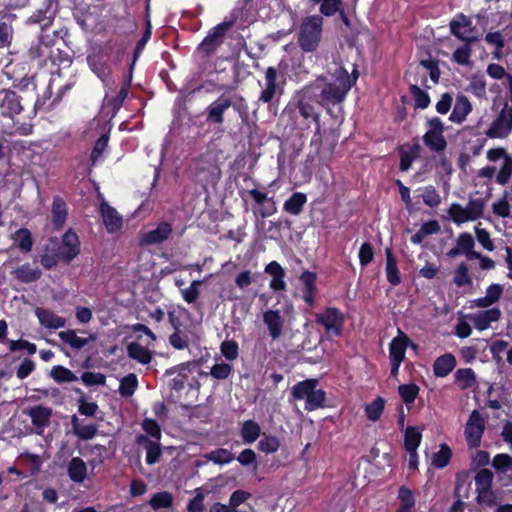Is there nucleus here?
<instances>
[{
  "instance_id": "48",
  "label": "nucleus",
  "mask_w": 512,
  "mask_h": 512,
  "mask_svg": "<svg viewBox=\"0 0 512 512\" xmlns=\"http://www.w3.org/2000/svg\"><path fill=\"white\" fill-rule=\"evenodd\" d=\"M195 496L188 502V512H203L204 511V500L208 494L202 487L194 490Z\"/></svg>"
},
{
  "instance_id": "29",
  "label": "nucleus",
  "mask_w": 512,
  "mask_h": 512,
  "mask_svg": "<svg viewBox=\"0 0 512 512\" xmlns=\"http://www.w3.org/2000/svg\"><path fill=\"white\" fill-rule=\"evenodd\" d=\"M27 415L31 418L32 424L37 428H44L48 426L52 415V410L49 407L42 405L30 408Z\"/></svg>"
},
{
  "instance_id": "44",
  "label": "nucleus",
  "mask_w": 512,
  "mask_h": 512,
  "mask_svg": "<svg viewBox=\"0 0 512 512\" xmlns=\"http://www.w3.org/2000/svg\"><path fill=\"white\" fill-rule=\"evenodd\" d=\"M50 377L57 383H69L77 380V376L64 366H54L50 371Z\"/></svg>"
},
{
  "instance_id": "58",
  "label": "nucleus",
  "mask_w": 512,
  "mask_h": 512,
  "mask_svg": "<svg viewBox=\"0 0 512 512\" xmlns=\"http://www.w3.org/2000/svg\"><path fill=\"white\" fill-rule=\"evenodd\" d=\"M410 90L415 99L416 106L418 108L424 109V108L428 107V105L430 103V98H429V95L425 91L420 89L416 84H411Z\"/></svg>"
},
{
  "instance_id": "63",
  "label": "nucleus",
  "mask_w": 512,
  "mask_h": 512,
  "mask_svg": "<svg viewBox=\"0 0 512 512\" xmlns=\"http://www.w3.org/2000/svg\"><path fill=\"white\" fill-rule=\"evenodd\" d=\"M456 244L458 245L459 250H461L462 254L464 255L471 249H473L475 246V242L472 235L466 232L461 233L458 236Z\"/></svg>"
},
{
  "instance_id": "21",
  "label": "nucleus",
  "mask_w": 512,
  "mask_h": 512,
  "mask_svg": "<svg viewBox=\"0 0 512 512\" xmlns=\"http://www.w3.org/2000/svg\"><path fill=\"white\" fill-rule=\"evenodd\" d=\"M504 288L500 284H491L486 289V295L471 301V307L489 308L499 301L503 294Z\"/></svg>"
},
{
  "instance_id": "42",
  "label": "nucleus",
  "mask_w": 512,
  "mask_h": 512,
  "mask_svg": "<svg viewBox=\"0 0 512 512\" xmlns=\"http://www.w3.org/2000/svg\"><path fill=\"white\" fill-rule=\"evenodd\" d=\"M398 393L402 401L409 408L419 394V387L414 383L402 384L398 387Z\"/></svg>"
},
{
  "instance_id": "6",
  "label": "nucleus",
  "mask_w": 512,
  "mask_h": 512,
  "mask_svg": "<svg viewBox=\"0 0 512 512\" xmlns=\"http://www.w3.org/2000/svg\"><path fill=\"white\" fill-rule=\"evenodd\" d=\"M512 132V106L507 103L492 121L486 131V136L490 139H504Z\"/></svg>"
},
{
  "instance_id": "56",
  "label": "nucleus",
  "mask_w": 512,
  "mask_h": 512,
  "mask_svg": "<svg viewBox=\"0 0 512 512\" xmlns=\"http://www.w3.org/2000/svg\"><path fill=\"white\" fill-rule=\"evenodd\" d=\"M14 240L21 250L28 252L32 248L31 233L27 229H20L15 233Z\"/></svg>"
},
{
  "instance_id": "43",
  "label": "nucleus",
  "mask_w": 512,
  "mask_h": 512,
  "mask_svg": "<svg viewBox=\"0 0 512 512\" xmlns=\"http://www.w3.org/2000/svg\"><path fill=\"white\" fill-rule=\"evenodd\" d=\"M455 381L462 390L471 388L475 383V373L470 368L459 369L455 373Z\"/></svg>"
},
{
  "instance_id": "32",
  "label": "nucleus",
  "mask_w": 512,
  "mask_h": 512,
  "mask_svg": "<svg viewBox=\"0 0 512 512\" xmlns=\"http://www.w3.org/2000/svg\"><path fill=\"white\" fill-rule=\"evenodd\" d=\"M493 481V474L488 469L480 470L475 476L476 490L478 491V500L482 501L485 494L490 490Z\"/></svg>"
},
{
  "instance_id": "13",
  "label": "nucleus",
  "mask_w": 512,
  "mask_h": 512,
  "mask_svg": "<svg viewBox=\"0 0 512 512\" xmlns=\"http://www.w3.org/2000/svg\"><path fill=\"white\" fill-rule=\"evenodd\" d=\"M232 106V100L224 95L213 101L207 108V122L213 124H222L224 122V113Z\"/></svg>"
},
{
  "instance_id": "28",
  "label": "nucleus",
  "mask_w": 512,
  "mask_h": 512,
  "mask_svg": "<svg viewBox=\"0 0 512 512\" xmlns=\"http://www.w3.org/2000/svg\"><path fill=\"white\" fill-rule=\"evenodd\" d=\"M59 338L70 347L80 350L85 347L90 341L96 340L95 334H90L88 338H83L77 335L75 330L61 331L58 334Z\"/></svg>"
},
{
  "instance_id": "2",
  "label": "nucleus",
  "mask_w": 512,
  "mask_h": 512,
  "mask_svg": "<svg viewBox=\"0 0 512 512\" xmlns=\"http://www.w3.org/2000/svg\"><path fill=\"white\" fill-rule=\"evenodd\" d=\"M323 30V18L320 15L306 16L298 30V45L305 52H314L319 47Z\"/></svg>"
},
{
  "instance_id": "35",
  "label": "nucleus",
  "mask_w": 512,
  "mask_h": 512,
  "mask_svg": "<svg viewBox=\"0 0 512 512\" xmlns=\"http://www.w3.org/2000/svg\"><path fill=\"white\" fill-rule=\"evenodd\" d=\"M306 201L307 197L305 194L296 192L285 201L283 209L291 215H298L302 212Z\"/></svg>"
},
{
  "instance_id": "26",
  "label": "nucleus",
  "mask_w": 512,
  "mask_h": 512,
  "mask_svg": "<svg viewBox=\"0 0 512 512\" xmlns=\"http://www.w3.org/2000/svg\"><path fill=\"white\" fill-rule=\"evenodd\" d=\"M277 71L273 67L267 68L265 72V85L259 97L260 101L264 103H269L272 101L277 92Z\"/></svg>"
},
{
  "instance_id": "34",
  "label": "nucleus",
  "mask_w": 512,
  "mask_h": 512,
  "mask_svg": "<svg viewBox=\"0 0 512 512\" xmlns=\"http://www.w3.org/2000/svg\"><path fill=\"white\" fill-rule=\"evenodd\" d=\"M127 352L130 358L138 361L141 364H148L152 359L151 352L146 347L137 342H131L127 346Z\"/></svg>"
},
{
  "instance_id": "24",
  "label": "nucleus",
  "mask_w": 512,
  "mask_h": 512,
  "mask_svg": "<svg viewBox=\"0 0 512 512\" xmlns=\"http://www.w3.org/2000/svg\"><path fill=\"white\" fill-rule=\"evenodd\" d=\"M472 111V104L465 95H458L449 120L453 123H462Z\"/></svg>"
},
{
  "instance_id": "36",
  "label": "nucleus",
  "mask_w": 512,
  "mask_h": 512,
  "mask_svg": "<svg viewBox=\"0 0 512 512\" xmlns=\"http://www.w3.org/2000/svg\"><path fill=\"white\" fill-rule=\"evenodd\" d=\"M466 91L472 93L479 99H487L486 80L483 75H472Z\"/></svg>"
},
{
  "instance_id": "11",
  "label": "nucleus",
  "mask_w": 512,
  "mask_h": 512,
  "mask_svg": "<svg viewBox=\"0 0 512 512\" xmlns=\"http://www.w3.org/2000/svg\"><path fill=\"white\" fill-rule=\"evenodd\" d=\"M194 173L197 180L203 183H213L220 175L216 164L206 157H201L195 162Z\"/></svg>"
},
{
  "instance_id": "49",
  "label": "nucleus",
  "mask_w": 512,
  "mask_h": 512,
  "mask_svg": "<svg viewBox=\"0 0 512 512\" xmlns=\"http://www.w3.org/2000/svg\"><path fill=\"white\" fill-rule=\"evenodd\" d=\"M451 455V449L446 444H441L439 451L432 458V464L437 468H444L448 465Z\"/></svg>"
},
{
  "instance_id": "23",
  "label": "nucleus",
  "mask_w": 512,
  "mask_h": 512,
  "mask_svg": "<svg viewBox=\"0 0 512 512\" xmlns=\"http://www.w3.org/2000/svg\"><path fill=\"white\" fill-rule=\"evenodd\" d=\"M35 315L38 318L40 324L47 329L56 330L64 327L66 323L65 318L58 316L53 311L48 309L36 308Z\"/></svg>"
},
{
  "instance_id": "45",
  "label": "nucleus",
  "mask_w": 512,
  "mask_h": 512,
  "mask_svg": "<svg viewBox=\"0 0 512 512\" xmlns=\"http://www.w3.org/2000/svg\"><path fill=\"white\" fill-rule=\"evenodd\" d=\"M138 386V380L135 374L130 373L120 381L119 393L123 397H130L134 394Z\"/></svg>"
},
{
  "instance_id": "3",
  "label": "nucleus",
  "mask_w": 512,
  "mask_h": 512,
  "mask_svg": "<svg viewBox=\"0 0 512 512\" xmlns=\"http://www.w3.org/2000/svg\"><path fill=\"white\" fill-rule=\"evenodd\" d=\"M318 381L307 379L292 387V396L295 400H305V409L313 411L323 406L325 392L317 388Z\"/></svg>"
},
{
  "instance_id": "46",
  "label": "nucleus",
  "mask_w": 512,
  "mask_h": 512,
  "mask_svg": "<svg viewBox=\"0 0 512 512\" xmlns=\"http://www.w3.org/2000/svg\"><path fill=\"white\" fill-rule=\"evenodd\" d=\"M204 457L215 464H227L234 460L233 453L225 448L213 450Z\"/></svg>"
},
{
  "instance_id": "25",
  "label": "nucleus",
  "mask_w": 512,
  "mask_h": 512,
  "mask_svg": "<svg viewBox=\"0 0 512 512\" xmlns=\"http://www.w3.org/2000/svg\"><path fill=\"white\" fill-rule=\"evenodd\" d=\"M67 472L71 481L81 484L87 478L88 469L82 458L73 457L68 463Z\"/></svg>"
},
{
  "instance_id": "52",
  "label": "nucleus",
  "mask_w": 512,
  "mask_h": 512,
  "mask_svg": "<svg viewBox=\"0 0 512 512\" xmlns=\"http://www.w3.org/2000/svg\"><path fill=\"white\" fill-rule=\"evenodd\" d=\"M492 211L495 215L501 218L509 217L510 204L508 201V194L505 193L501 198L494 201L492 204Z\"/></svg>"
},
{
  "instance_id": "59",
  "label": "nucleus",
  "mask_w": 512,
  "mask_h": 512,
  "mask_svg": "<svg viewBox=\"0 0 512 512\" xmlns=\"http://www.w3.org/2000/svg\"><path fill=\"white\" fill-rule=\"evenodd\" d=\"M475 234L477 241L488 251H493L495 249L494 243L490 238V234L487 230L482 229L479 225L475 226Z\"/></svg>"
},
{
  "instance_id": "15",
  "label": "nucleus",
  "mask_w": 512,
  "mask_h": 512,
  "mask_svg": "<svg viewBox=\"0 0 512 512\" xmlns=\"http://www.w3.org/2000/svg\"><path fill=\"white\" fill-rule=\"evenodd\" d=\"M100 213L106 230L109 233L119 231L123 225L122 216L104 199L100 203Z\"/></svg>"
},
{
  "instance_id": "31",
  "label": "nucleus",
  "mask_w": 512,
  "mask_h": 512,
  "mask_svg": "<svg viewBox=\"0 0 512 512\" xmlns=\"http://www.w3.org/2000/svg\"><path fill=\"white\" fill-rule=\"evenodd\" d=\"M12 273L17 280L23 283L34 282L41 276L40 269L37 266H32L29 263H25L19 266Z\"/></svg>"
},
{
  "instance_id": "53",
  "label": "nucleus",
  "mask_w": 512,
  "mask_h": 512,
  "mask_svg": "<svg viewBox=\"0 0 512 512\" xmlns=\"http://www.w3.org/2000/svg\"><path fill=\"white\" fill-rule=\"evenodd\" d=\"M231 22H223L216 27H214L211 32L204 39L203 44H213L216 43L219 39L223 37L226 31L231 27Z\"/></svg>"
},
{
  "instance_id": "14",
  "label": "nucleus",
  "mask_w": 512,
  "mask_h": 512,
  "mask_svg": "<svg viewBox=\"0 0 512 512\" xmlns=\"http://www.w3.org/2000/svg\"><path fill=\"white\" fill-rule=\"evenodd\" d=\"M501 315L502 313L499 308L492 307L470 314L468 318L477 330L484 331L488 329L492 323L497 322L501 318Z\"/></svg>"
},
{
  "instance_id": "61",
  "label": "nucleus",
  "mask_w": 512,
  "mask_h": 512,
  "mask_svg": "<svg viewBox=\"0 0 512 512\" xmlns=\"http://www.w3.org/2000/svg\"><path fill=\"white\" fill-rule=\"evenodd\" d=\"M143 430L153 438V441H160L161 429L156 421L153 419H145L142 423Z\"/></svg>"
},
{
  "instance_id": "9",
  "label": "nucleus",
  "mask_w": 512,
  "mask_h": 512,
  "mask_svg": "<svg viewBox=\"0 0 512 512\" xmlns=\"http://www.w3.org/2000/svg\"><path fill=\"white\" fill-rule=\"evenodd\" d=\"M450 31L454 36L468 44L475 42L478 39L474 35L472 21L463 14H458L452 19L450 22Z\"/></svg>"
},
{
  "instance_id": "18",
  "label": "nucleus",
  "mask_w": 512,
  "mask_h": 512,
  "mask_svg": "<svg viewBox=\"0 0 512 512\" xmlns=\"http://www.w3.org/2000/svg\"><path fill=\"white\" fill-rule=\"evenodd\" d=\"M80 253V243L78 236L72 230H68L62 239L60 254L65 261L70 262Z\"/></svg>"
},
{
  "instance_id": "39",
  "label": "nucleus",
  "mask_w": 512,
  "mask_h": 512,
  "mask_svg": "<svg viewBox=\"0 0 512 512\" xmlns=\"http://www.w3.org/2000/svg\"><path fill=\"white\" fill-rule=\"evenodd\" d=\"M422 434L416 427H408L404 434V444L407 452L417 450L421 443Z\"/></svg>"
},
{
  "instance_id": "1",
  "label": "nucleus",
  "mask_w": 512,
  "mask_h": 512,
  "mask_svg": "<svg viewBox=\"0 0 512 512\" xmlns=\"http://www.w3.org/2000/svg\"><path fill=\"white\" fill-rule=\"evenodd\" d=\"M357 79L356 71L350 76L348 71L338 64L330 69V78L321 92V103L323 105L338 104L342 102L350 88Z\"/></svg>"
},
{
  "instance_id": "60",
  "label": "nucleus",
  "mask_w": 512,
  "mask_h": 512,
  "mask_svg": "<svg viewBox=\"0 0 512 512\" xmlns=\"http://www.w3.org/2000/svg\"><path fill=\"white\" fill-rule=\"evenodd\" d=\"M399 499L402 502L399 512H410L411 508L414 506L412 492L405 487H401L399 490Z\"/></svg>"
},
{
  "instance_id": "20",
  "label": "nucleus",
  "mask_w": 512,
  "mask_h": 512,
  "mask_svg": "<svg viewBox=\"0 0 512 512\" xmlns=\"http://www.w3.org/2000/svg\"><path fill=\"white\" fill-rule=\"evenodd\" d=\"M265 273L271 276L269 287L274 291H284L286 289L285 270L276 261L268 263L265 267Z\"/></svg>"
},
{
  "instance_id": "37",
  "label": "nucleus",
  "mask_w": 512,
  "mask_h": 512,
  "mask_svg": "<svg viewBox=\"0 0 512 512\" xmlns=\"http://www.w3.org/2000/svg\"><path fill=\"white\" fill-rule=\"evenodd\" d=\"M386 276L388 282L394 286L401 282V276L396 260L389 249L386 250Z\"/></svg>"
},
{
  "instance_id": "57",
  "label": "nucleus",
  "mask_w": 512,
  "mask_h": 512,
  "mask_svg": "<svg viewBox=\"0 0 512 512\" xmlns=\"http://www.w3.org/2000/svg\"><path fill=\"white\" fill-rule=\"evenodd\" d=\"M454 282L458 287L470 285L472 283L466 264L462 263L456 268Z\"/></svg>"
},
{
  "instance_id": "64",
  "label": "nucleus",
  "mask_w": 512,
  "mask_h": 512,
  "mask_svg": "<svg viewBox=\"0 0 512 512\" xmlns=\"http://www.w3.org/2000/svg\"><path fill=\"white\" fill-rule=\"evenodd\" d=\"M492 465L496 470L505 473L512 465V457L508 454H498L494 457Z\"/></svg>"
},
{
  "instance_id": "8",
  "label": "nucleus",
  "mask_w": 512,
  "mask_h": 512,
  "mask_svg": "<svg viewBox=\"0 0 512 512\" xmlns=\"http://www.w3.org/2000/svg\"><path fill=\"white\" fill-rule=\"evenodd\" d=\"M428 130L423 135L424 144L433 152L439 153L446 149L447 142L443 135L444 126L439 118L427 122Z\"/></svg>"
},
{
  "instance_id": "12",
  "label": "nucleus",
  "mask_w": 512,
  "mask_h": 512,
  "mask_svg": "<svg viewBox=\"0 0 512 512\" xmlns=\"http://www.w3.org/2000/svg\"><path fill=\"white\" fill-rule=\"evenodd\" d=\"M22 110L18 95L11 90L0 91V113L5 117L13 118Z\"/></svg>"
},
{
  "instance_id": "4",
  "label": "nucleus",
  "mask_w": 512,
  "mask_h": 512,
  "mask_svg": "<svg viewBox=\"0 0 512 512\" xmlns=\"http://www.w3.org/2000/svg\"><path fill=\"white\" fill-rule=\"evenodd\" d=\"M485 207L484 199L470 198L465 207L459 203H452L448 209V214L455 224L461 225L482 218Z\"/></svg>"
},
{
  "instance_id": "5",
  "label": "nucleus",
  "mask_w": 512,
  "mask_h": 512,
  "mask_svg": "<svg viewBox=\"0 0 512 512\" xmlns=\"http://www.w3.org/2000/svg\"><path fill=\"white\" fill-rule=\"evenodd\" d=\"M486 428V419L478 411L473 410L464 426V436L469 448H478Z\"/></svg>"
},
{
  "instance_id": "16",
  "label": "nucleus",
  "mask_w": 512,
  "mask_h": 512,
  "mask_svg": "<svg viewBox=\"0 0 512 512\" xmlns=\"http://www.w3.org/2000/svg\"><path fill=\"white\" fill-rule=\"evenodd\" d=\"M295 112L303 119L301 122L296 121L295 125L298 129H308L310 128L311 123H315L317 130L319 129V113L315 111L313 105L304 101H299Z\"/></svg>"
},
{
  "instance_id": "51",
  "label": "nucleus",
  "mask_w": 512,
  "mask_h": 512,
  "mask_svg": "<svg viewBox=\"0 0 512 512\" xmlns=\"http://www.w3.org/2000/svg\"><path fill=\"white\" fill-rule=\"evenodd\" d=\"M173 496L169 492H159L150 499V505L153 509L168 508L172 505Z\"/></svg>"
},
{
  "instance_id": "38",
  "label": "nucleus",
  "mask_w": 512,
  "mask_h": 512,
  "mask_svg": "<svg viewBox=\"0 0 512 512\" xmlns=\"http://www.w3.org/2000/svg\"><path fill=\"white\" fill-rule=\"evenodd\" d=\"M53 224L56 228H61L67 217V209L65 202L60 198H55L52 205Z\"/></svg>"
},
{
  "instance_id": "41",
  "label": "nucleus",
  "mask_w": 512,
  "mask_h": 512,
  "mask_svg": "<svg viewBox=\"0 0 512 512\" xmlns=\"http://www.w3.org/2000/svg\"><path fill=\"white\" fill-rule=\"evenodd\" d=\"M314 4H320L319 11L322 15L330 17L342 10L341 0H309Z\"/></svg>"
},
{
  "instance_id": "10",
  "label": "nucleus",
  "mask_w": 512,
  "mask_h": 512,
  "mask_svg": "<svg viewBox=\"0 0 512 512\" xmlns=\"http://www.w3.org/2000/svg\"><path fill=\"white\" fill-rule=\"evenodd\" d=\"M172 233V226L168 222H161L155 228L141 232L139 243L142 246L156 245L166 241Z\"/></svg>"
},
{
  "instance_id": "19",
  "label": "nucleus",
  "mask_w": 512,
  "mask_h": 512,
  "mask_svg": "<svg viewBox=\"0 0 512 512\" xmlns=\"http://www.w3.org/2000/svg\"><path fill=\"white\" fill-rule=\"evenodd\" d=\"M410 343L409 338L402 331L391 341L389 345L390 361L401 362L405 358L406 349Z\"/></svg>"
},
{
  "instance_id": "62",
  "label": "nucleus",
  "mask_w": 512,
  "mask_h": 512,
  "mask_svg": "<svg viewBox=\"0 0 512 512\" xmlns=\"http://www.w3.org/2000/svg\"><path fill=\"white\" fill-rule=\"evenodd\" d=\"M232 372V366L227 363H217L212 366L210 374L215 379H226Z\"/></svg>"
},
{
  "instance_id": "47",
  "label": "nucleus",
  "mask_w": 512,
  "mask_h": 512,
  "mask_svg": "<svg viewBox=\"0 0 512 512\" xmlns=\"http://www.w3.org/2000/svg\"><path fill=\"white\" fill-rule=\"evenodd\" d=\"M385 400L382 397H377L365 407L366 416L371 421H377L384 410Z\"/></svg>"
},
{
  "instance_id": "55",
  "label": "nucleus",
  "mask_w": 512,
  "mask_h": 512,
  "mask_svg": "<svg viewBox=\"0 0 512 512\" xmlns=\"http://www.w3.org/2000/svg\"><path fill=\"white\" fill-rule=\"evenodd\" d=\"M201 285H202L201 280L192 281L189 287H187L181 291L183 299L187 303H194L197 300V298L199 297V294H200L199 288Z\"/></svg>"
},
{
  "instance_id": "27",
  "label": "nucleus",
  "mask_w": 512,
  "mask_h": 512,
  "mask_svg": "<svg viewBox=\"0 0 512 512\" xmlns=\"http://www.w3.org/2000/svg\"><path fill=\"white\" fill-rule=\"evenodd\" d=\"M239 434L244 444H253L261 435V427L254 420H245L240 424Z\"/></svg>"
},
{
  "instance_id": "54",
  "label": "nucleus",
  "mask_w": 512,
  "mask_h": 512,
  "mask_svg": "<svg viewBox=\"0 0 512 512\" xmlns=\"http://www.w3.org/2000/svg\"><path fill=\"white\" fill-rule=\"evenodd\" d=\"M512 175V157L505 156L502 166L499 169L496 179L499 184H506Z\"/></svg>"
},
{
  "instance_id": "40",
  "label": "nucleus",
  "mask_w": 512,
  "mask_h": 512,
  "mask_svg": "<svg viewBox=\"0 0 512 512\" xmlns=\"http://www.w3.org/2000/svg\"><path fill=\"white\" fill-rule=\"evenodd\" d=\"M419 196L425 205L434 208L441 203V196L433 186H426L418 190Z\"/></svg>"
},
{
  "instance_id": "17",
  "label": "nucleus",
  "mask_w": 512,
  "mask_h": 512,
  "mask_svg": "<svg viewBox=\"0 0 512 512\" xmlns=\"http://www.w3.org/2000/svg\"><path fill=\"white\" fill-rule=\"evenodd\" d=\"M263 322L272 339H278L283 332L284 318L279 310L268 309L263 313Z\"/></svg>"
},
{
  "instance_id": "33",
  "label": "nucleus",
  "mask_w": 512,
  "mask_h": 512,
  "mask_svg": "<svg viewBox=\"0 0 512 512\" xmlns=\"http://www.w3.org/2000/svg\"><path fill=\"white\" fill-rule=\"evenodd\" d=\"M73 433L82 440H90L95 437L97 427L94 424H82L76 416L72 418Z\"/></svg>"
},
{
  "instance_id": "22",
  "label": "nucleus",
  "mask_w": 512,
  "mask_h": 512,
  "mask_svg": "<svg viewBox=\"0 0 512 512\" xmlns=\"http://www.w3.org/2000/svg\"><path fill=\"white\" fill-rule=\"evenodd\" d=\"M136 443L145 448L147 464L153 465L159 461V458L162 454L160 441H153L146 435H138L136 438Z\"/></svg>"
},
{
  "instance_id": "7",
  "label": "nucleus",
  "mask_w": 512,
  "mask_h": 512,
  "mask_svg": "<svg viewBox=\"0 0 512 512\" xmlns=\"http://www.w3.org/2000/svg\"><path fill=\"white\" fill-rule=\"evenodd\" d=\"M344 321V314L334 307H328L323 312L316 314V322L322 325L330 336L342 334Z\"/></svg>"
},
{
  "instance_id": "50",
  "label": "nucleus",
  "mask_w": 512,
  "mask_h": 512,
  "mask_svg": "<svg viewBox=\"0 0 512 512\" xmlns=\"http://www.w3.org/2000/svg\"><path fill=\"white\" fill-rule=\"evenodd\" d=\"M279 447L280 443L278 438L272 435L264 434L258 443V449L267 454L275 453Z\"/></svg>"
},
{
  "instance_id": "30",
  "label": "nucleus",
  "mask_w": 512,
  "mask_h": 512,
  "mask_svg": "<svg viewBox=\"0 0 512 512\" xmlns=\"http://www.w3.org/2000/svg\"><path fill=\"white\" fill-rule=\"evenodd\" d=\"M456 366L455 357L450 354H444L438 357L433 365L434 374L437 377H446L449 375Z\"/></svg>"
}]
</instances>
